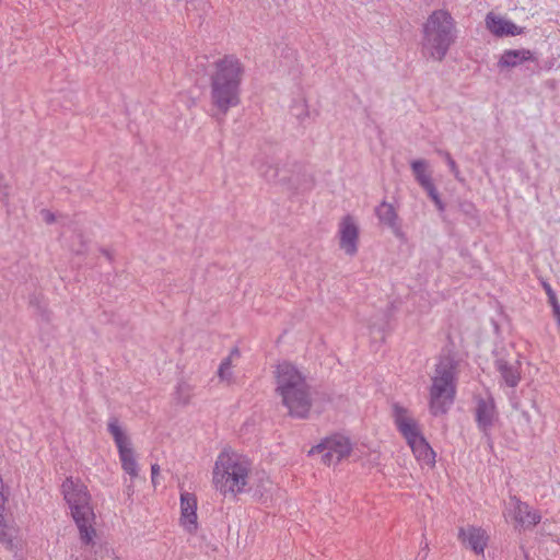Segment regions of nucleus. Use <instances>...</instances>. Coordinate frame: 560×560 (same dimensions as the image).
<instances>
[{"label":"nucleus","mask_w":560,"mask_h":560,"mask_svg":"<svg viewBox=\"0 0 560 560\" xmlns=\"http://www.w3.org/2000/svg\"><path fill=\"white\" fill-rule=\"evenodd\" d=\"M244 66L234 55H225L213 63L210 75V101L218 114L225 116L241 102Z\"/></svg>","instance_id":"1"},{"label":"nucleus","mask_w":560,"mask_h":560,"mask_svg":"<svg viewBox=\"0 0 560 560\" xmlns=\"http://www.w3.org/2000/svg\"><path fill=\"white\" fill-rule=\"evenodd\" d=\"M276 393L292 418L307 419L313 405L311 385L306 377L289 362L277 365Z\"/></svg>","instance_id":"2"},{"label":"nucleus","mask_w":560,"mask_h":560,"mask_svg":"<svg viewBox=\"0 0 560 560\" xmlns=\"http://www.w3.org/2000/svg\"><path fill=\"white\" fill-rule=\"evenodd\" d=\"M456 39V22L452 14L444 9L434 10L421 26V55L425 59L442 61Z\"/></svg>","instance_id":"3"},{"label":"nucleus","mask_w":560,"mask_h":560,"mask_svg":"<svg viewBox=\"0 0 560 560\" xmlns=\"http://www.w3.org/2000/svg\"><path fill=\"white\" fill-rule=\"evenodd\" d=\"M250 471L249 460L234 452H221L214 463L212 482L223 494L245 491Z\"/></svg>","instance_id":"4"},{"label":"nucleus","mask_w":560,"mask_h":560,"mask_svg":"<svg viewBox=\"0 0 560 560\" xmlns=\"http://www.w3.org/2000/svg\"><path fill=\"white\" fill-rule=\"evenodd\" d=\"M61 488L65 500L78 526L81 541L84 545L93 544L96 535L93 526L95 514L91 506V495L86 486L78 479L67 478Z\"/></svg>","instance_id":"5"},{"label":"nucleus","mask_w":560,"mask_h":560,"mask_svg":"<svg viewBox=\"0 0 560 560\" xmlns=\"http://www.w3.org/2000/svg\"><path fill=\"white\" fill-rule=\"evenodd\" d=\"M456 394V362L444 357L439 360L431 377L430 412L433 416L445 415L454 404Z\"/></svg>","instance_id":"6"},{"label":"nucleus","mask_w":560,"mask_h":560,"mask_svg":"<svg viewBox=\"0 0 560 560\" xmlns=\"http://www.w3.org/2000/svg\"><path fill=\"white\" fill-rule=\"evenodd\" d=\"M107 429L117 446L124 471L128 474L131 479L137 478L139 476V466L130 440L125 434L119 420L116 417L109 418Z\"/></svg>","instance_id":"7"},{"label":"nucleus","mask_w":560,"mask_h":560,"mask_svg":"<svg viewBox=\"0 0 560 560\" xmlns=\"http://www.w3.org/2000/svg\"><path fill=\"white\" fill-rule=\"evenodd\" d=\"M352 451V445L347 436L335 434L324 439L319 444L313 446L308 454L320 455L322 462L327 465H336L347 458Z\"/></svg>","instance_id":"8"},{"label":"nucleus","mask_w":560,"mask_h":560,"mask_svg":"<svg viewBox=\"0 0 560 560\" xmlns=\"http://www.w3.org/2000/svg\"><path fill=\"white\" fill-rule=\"evenodd\" d=\"M359 225L354 218L347 214L339 222L338 238L340 249L348 256H354L359 247Z\"/></svg>","instance_id":"9"},{"label":"nucleus","mask_w":560,"mask_h":560,"mask_svg":"<svg viewBox=\"0 0 560 560\" xmlns=\"http://www.w3.org/2000/svg\"><path fill=\"white\" fill-rule=\"evenodd\" d=\"M393 409L395 424L408 444L423 436L418 422L410 417L407 409L399 405H394Z\"/></svg>","instance_id":"10"},{"label":"nucleus","mask_w":560,"mask_h":560,"mask_svg":"<svg viewBox=\"0 0 560 560\" xmlns=\"http://www.w3.org/2000/svg\"><path fill=\"white\" fill-rule=\"evenodd\" d=\"M475 416L479 430L488 436L490 434V430L498 419V412L493 398H478Z\"/></svg>","instance_id":"11"},{"label":"nucleus","mask_w":560,"mask_h":560,"mask_svg":"<svg viewBox=\"0 0 560 560\" xmlns=\"http://www.w3.org/2000/svg\"><path fill=\"white\" fill-rule=\"evenodd\" d=\"M458 539L477 555H482L488 544L486 530L476 526L460 527Z\"/></svg>","instance_id":"12"},{"label":"nucleus","mask_w":560,"mask_h":560,"mask_svg":"<svg viewBox=\"0 0 560 560\" xmlns=\"http://www.w3.org/2000/svg\"><path fill=\"white\" fill-rule=\"evenodd\" d=\"M180 522L189 533L197 529V498L194 493H180Z\"/></svg>","instance_id":"13"},{"label":"nucleus","mask_w":560,"mask_h":560,"mask_svg":"<svg viewBox=\"0 0 560 560\" xmlns=\"http://www.w3.org/2000/svg\"><path fill=\"white\" fill-rule=\"evenodd\" d=\"M487 28L495 36H515L522 34V28L512 21L489 13L486 16Z\"/></svg>","instance_id":"14"},{"label":"nucleus","mask_w":560,"mask_h":560,"mask_svg":"<svg viewBox=\"0 0 560 560\" xmlns=\"http://www.w3.org/2000/svg\"><path fill=\"white\" fill-rule=\"evenodd\" d=\"M514 508V518L523 527L537 525L541 516L537 511H532L528 504L522 502L516 497L511 498Z\"/></svg>","instance_id":"15"},{"label":"nucleus","mask_w":560,"mask_h":560,"mask_svg":"<svg viewBox=\"0 0 560 560\" xmlns=\"http://www.w3.org/2000/svg\"><path fill=\"white\" fill-rule=\"evenodd\" d=\"M495 368L508 386H517L521 381V364L517 360L510 362L504 359H498L495 361Z\"/></svg>","instance_id":"16"},{"label":"nucleus","mask_w":560,"mask_h":560,"mask_svg":"<svg viewBox=\"0 0 560 560\" xmlns=\"http://www.w3.org/2000/svg\"><path fill=\"white\" fill-rule=\"evenodd\" d=\"M375 215L382 224L387 225L395 235H400V223L396 209L392 203L386 201L381 202L375 208Z\"/></svg>","instance_id":"17"},{"label":"nucleus","mask_w":560,"mask_h":560,"mask_svg":"<svg viewBox=\"0 0 560 560\" xmlns=\"http://www.w3.org/2000/svg\"><path fill=\"white\" fill-rule=\"evenodd\" d=\"M532 59L533 54L528 49H508L501 55L498 67L500 69L514 68Z\"/></svg>","instance_id":"18"},{"label":"nucleus","mask_w":560,"mask_h":560,"mask_svg":"<svg viewBox=\"0 0 560 560\" xmlns=\"http://www.w3.org/2000/svg\"><path fill=\"white\" fill-rule=\"evenodd\" d=\"M416 457L421 464L429 467H433L435 464V453L425 439L422 436L408 444Z\"/></svg>","instance_id":"19"},{"label":"nucleus","mask_w":560,"mask_h":560,"mask_svg":"<svg viewBox=\"0 0 560 560\" xmlns=\"http://www.w3.org/2000/svg\"><path fill=\"white\" fill-rule=\"evenodd\" d=\"M413 176L418 184L423 188L432 180L431 173L428 171V162L425 160H415L410 164Z\"/></svg>","instance_id":"20"},{"label":"nucleus","mask_w":560,"mask_h":560,"mask_svg":"<svg viewBox=\"0 0 560 560\" xmlns=\"http://www.w3.org/2000/svg\"><path fill=\"white\" fill-rule=\"evenodd\" d=\"M240 357V352L237 349H233L230 355L222 360L219 370L218 376L221 381L230 383L232 381V358Z\"/></svg>","instance_id":"21"},{"label":"nucleus","mask_w":560,"mask_h":560,"mask_svg":"<svg viewBox=\"0 0 560 560\" xmlns=\"http://www.w3.org/2000/svg\"><path fill=\"white\" fill-rule=\"evenodd\" d=\"M257 170L260 175L266 178L268 182H276L278 178V168L267 162L256 161Z\"/></svg>","instance_id":"22"},{"label":"nucleus","mask_w":560,"mask_h":560,"mask_svg":"<svg viewBox=\"0 0 560 560\" xmlns=\"http://www.w3.org/2000/svg\"><path fill=\"white\" fill-rule=\"evenodd\" d=\"M542 285L548 296V302L552 306L553 315L557 317L558 325L560 326V305L558 303L556 293L549 283L544 282Z\"/></svg>","instance_id":"23"},{"label":"nucleus","mask_w":560,"mask_h":560,"mask_svg":"<svg viewBox=\"0 0 560 560\" xmlns=\"http://www.w3.org/2000/svg\"><path fill=\"white\" fill-rule=\"evenodd\" d=\"M439 153L444 158L445 162L447 163L450 171L453 173L455 178L457 180H462L459 168L454 161V159L451 156V154L446 151H439Z\"/></svg>","instance_id":"24"},{"label":"nucleus","mask_w":560,"mask_h":560,"mask_svg":"<svg viewBox=\"0 0 560 560\" xmlns=\"http://www.w3.org/2000/svg\"><path fill=\"white\" fill-rule=\"evenodd\" d=\"M40 215H42V219L47 223V224H51L56 221V217L55 214L50 211V210H47V209H43L40 211Z\"/></svg>","instance_id":"25"},{"label":"nucleus","mask_w":560,"mask_h":560,"mask_svg":"<svg viewBox=\"0 0 560 560\" xmlns=\"http://www.w3.org/2000/svg\"><path fill=\"white\" fill-rule=\"evenodd\" d=\"M423 189L428 192V196L430 198H433V196L439 195L438 189H436L435 185L433 184V182H431L430 184L424 186Z\"/></svg>","instance_id":"26"},{"label":"nucleus","mask_w":560,"mask_h":560,"mask_svg":"<svg viewBox=\"0 0 560 560\" xmlns=\"http://www.w3.org/2000/svg\"><path fill=\"white\" fill-rule=\"evenodd\" d=\"M431 200L434 202L435 207L438 208V210L440 212H443L445 210V205L442 201V199L440 198V195L433 196V198H431Z\"/></svg>","instance_id":"27"},{"label":"nucleus","mask_w":560,"mask_h":560,"mask_svg":"<svg viewBox=\"0 0 560 560\" xmlns=\"http://www.w3.org/2000/svg\"><path fill=\"white\" fill-rule=\"evenodd\" d=\"M431 200L434 202L435 207L438 208V210L440 212H443L445 210V205L442 201V199L440 198V195L433 196V198H431Z\"/></svg>","instance_id":"28"},{"label":"nucleus","mask_w":560,"mask_h":560,"mask_svg":"<svg viewBox=\"0 0 560 560\" xmlns=\"http://www.w3.org/2000/svg\"><path fill=\"white\" fill-rule=\"evenodd\" d=\"M431 200L434 202L435 207L438 208V210L440 212H443L445 210V205L442 201V199L440 198V195L433 196V198H431Z\"/></svg>","instance_id":"29"},{"label":"nucleus","mask_w":560,"mask_h":560,"mask_svg":"<svg viewBox=\"0 0 560 560\" xmlns=\"http://www.w3.org/2000/svg\"><path fill=\"white\" fill-rule=\"evenodd\" d=\"M160 467L158 464H154L151 466V475H152V482L156 483V476L159 474Z\"/></svg>","instance_id":"30"},{"label":"nucleus","mask_w":560,"mask_h":560,"mask_svg":"<svg viewBox=\"0 0 560 560\" xmlns=\"http://www.w3.org/2000/svg\"><path fill=\"white\" fill-rule=\"evenodd\" d=\"M125 492H126V494H127L129 498L133 495V493H135V488H133L132 482H130L129 485H127V486H126Z\"/></svg>","instance_id":"31"},{"label":"nucleus","mask_w":560,"mask_h":560,"mask_svg":"<svg viewBox=\"0 0 560 560\" xmlns=\"http://www.w3.org/2000/svg\"><path fill=\"white\" fill-rule=\"evenodd\" d=\"M298 118L300 120H303L305 117L308 116V112L306 108H304V106L301 108V112L299 114H296Z\"/></svg>","instance_id":"32"},{"label":"nucleus","mask_w":560,"mask_h":560,"mask_svg":"<svg viewBox=\"0 0 560 560\" xmlns=\"http://www.w3.org/2000/svg\"><path fill=\"white\" fill-rule=\"evenodd\" d=\"M102 253L108 258L112 259L110 253L107 249H103Z\"/></svg>","instance_id":"33"},{"label":"nucleus","mask_w":560,"mask_h":560,"mask_svg":"<svg viewBox=\"0 0 560 560\" xmlns=\"http://www.w3.org/2000/svg\"><path fill=\"white\" fill-rule=\"evenodd\" d=\"M75 252H77V254H81V253H83V249H77Z\"/></svg>","instance_id":"34"}]
</instances>
